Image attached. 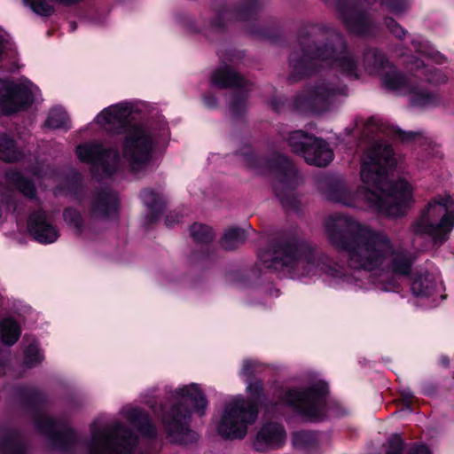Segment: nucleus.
Returning a JSON list of instances; mask_svg holds the SVG:
<instances>
[{
	"label": "nucleus",
	"mask_w": 454,
	"mask_h": 454,
	"mask_svg": "<svg viewBox=\"0 0 454 454\" xmlns=\"http://www.w3.org/2000/svg\"><path fill=\"white\" fill-rule=\"evenodd\" d=\"M35 176H37L40 178L47 177L50 180H53L55 176V171L51 169L49 166H44L42 168V169H36L34 172Z\"/></svg>",
	"instance_id": "79ce46f5"
},
{
	"label": "nucleus",
	"mask_w": 454,
	"mask_h": 454,
	"mask_svg": "<svg viewBox=\"0 0 454 454\" xmlns=\"http://www.w3.org/2000/svg\"><path fill=\"white\" fill-rule=\"evenodd\" d=\"M314 136L304 133L301 130L293 131L287 137V143L294 153L303 156Z\"/></svg>",
	"instance_id": "393cba45"
},
{
	"label": "nucleus",
	"mask_w": 454,
	"mask_h": 454,
	"mask_svg": "<svg viewBox=\"0 0 454 454\" xmlns=\"http://www.w3.org/2000/svg\"><path fill=\"white\" fill-rule=\"evenodd\" d=\"M21 330L17 322L5 318L0 324V335L4 344L12 346L20 338Z\"/></svg>",
	"instance_id": "b1692460"
},
{
	"label": "nucleus",
	"mask_w": 454,
	"mask_h": 454,
	"mask_svg": "<svg viewBox=\"0 0 454 454\" xmlns=\"http://www.w3.org/2000/svg\"><path fill=\"white\" fill-rule=\"evenodd\" d=\"M443 286L437 272L421 271L411 284V292L418 297L432 298L433 301L445 299Z\"/></svg>",
	"instance_id": "2eb2a0df"
},
{
	"label": "nucleus",
	"mask_w": 454,
	"mask_h": 454,
	"mask_svg": "<svg viewBox=\"0 0 454 454\" xmlns=\"http://www.w3.org/2000/svg\"><path fill=\"white\" fill-rule=\"evenodd\" d=\"M324 29L317 26L305 27L299 35L300 52H294L290 65L299 74H309L317 67H333L348 76H357V65L347 51L342 37L332 31L327 39L331 45L316 46L324 38Z\"/></svg>",
	"instance_id": "20e7f679"
},
{
	"label": "nucleus",
	"mask_w": 454,
	"mask_h": 454,
	"mask_svg": "<svg viewBox=\"0 0 454 454\" xmlns=\"http://www.w3.org/2000/svg\"><path fill=\"white\" fill-rule=\"evenodd\" d=\"M24 363L27 366L32 367L43 360V356L41 354L35 343L30 344L24 351Z\"/></svg>",
	"instance_id": "72a5a7b5"
},
{
	"label": "nucleus",
	"mask_w": 454,
	"mask_h": 454,
	"mask_svg": "<svg viewBox=\"0 0 454 454\" xmlns=\"http://www.w3.org/2000/svg\"><path fill=\"white\" fill-rule=\"evenodd\" d=\"M231 111L235 114H239L243 109H245V102L244 100H238V99H235L233 100V102L231 104Z\"/></svg>",
	"instance_id": "37998d69"
},
{
	"label": "nucleus",
	"mask_w": 454,
	"mask_h": 454,
	"mask_svg": "<svg viewBox=\"0 0 454 454\" xmlns=\"http://www.w3.org/2000/svg\"><path fill=\"white\" fill-rule=\"evenodd\" d=\"M245 163L258 174L272 173L275 176L274 191L283 204L286 201V192H290L298 184L299 177L294 166L282 155H274L271 159L261 158L254 155L248 146L242 153Z\"/></svg>",
	"instance_id": "1a4fd4ad"
},
{
	"label": "nucleus",
	"mask_w": 454,
	"mask_h": 454,
	"mask_svg": "<svg viewBox=\"0 0 454 454\" xmlns=\"http://www.w3.org/2000/svg\"><path fill=\"white\" fill-rule=\"evenodd\" d=\"M363 66L370 74L380 76L387 89L408 94L414 107L430 108L440 103V98L435 92L425 88L420 82L402 75L388 64L384 54L376 49H370L364 53Z\"/></svg>",
	"instance_id": "423d86ee"
},
{
	"label": "nucleus",
	"mask_w": 454,
	"mask_h": 454,
	"mask_svg": "<svg viewBox=\"0 0 454 454\" xmlns=\"http://www.w3.org/2000/svg\"><path fill=\"white\" fill-rule=\"evenodd\" d=\"M40 90L27 80L19 83L0 79V112L12 114L26 108L37 99Z\"/></svg>",
	"instance_id": "f8f14e48"
},
{
	"label": "nucleus",
	"mask_w": 454,
	"mask_h": 454,
	"mask_svg": "<svg viewBox=\"0 0 454 454\" xmlns=\"http://www.w3.org/2000/svg\"><path fill=\"white\" fill-rule=\"evenodd\" d=\"M212 83L219 88L247 87V81L228 66L217 68L212 74Z\"/></svg>",
	"instance_id": "412c9836"
},
{
	"label": "nucleus",
	"mask_w": 454,
	"mask_h": 454,
	"mask_svg": "<svg viewBox=\"0 0 454 454\" xmlns=\"http://www.w3.org/2000/svg\"><path fill=\"white\" fill-rule=\"evenodd\" d=\"M384 23L387 29L397 38L402 39L406 35V31L394 20L386 18Z\"/></svg>",
	"instance_id": "4c0bfd02"
},
{
	"label": "nucleus",
	"mask_w": 454,
	"mask_h": 454,
	"mask_svg": "<svg viewBox=\"0 0 454 454\" xmlns=\"http://www.w3.org/2000/svg\"><path fill=\"white\" fill-rule=\"evenodd\" d=\"M411 70L415 69L418 72L416 76L421 80L425 76L426 80L433 84L444 83L447 81V76L436 68H426L424 61L413 59L407 63Z\"/></svg>",
	"instance_id": "4be33fe9"
},
{
	"label": "nucleus",
	"mask_w": 454,
	"mask_h": 454,
	"mask_svg": "<svg viewBox=\"0 0 454 454\" xmlns=\"http://www.w3.org/2000/svg\"><path fill=\"white\" fill-rule=\"evenodd\" d=\"M356 128L363 127L364 129L362 130L363 134L365 136H369L370 134L373 133L374 131L380 130V126L379 123V121L375 118H369L366 121H356Z\"/></svg>",
	"instance_id": "c9c22d12"
},
{
	"label": "nucleus",
	"mask_w": 454,
	"mask_h": 454,
	"mask_svg": "<svg viewBox=\"0 0 454 454\" xmlns=\"http://www.w3.org/2000/svg\"><path fill=\"white\" fill-rule=\"evenodd\" d=\"M204 103L208 107H214L216 105V99L211 96L204 97Z\"/></svg>",
	"instance_id": "a18cd8bd"
},
{
	"label": "nucleus",
	"mask_w": 454,
	"mask_h": 454,
	"mask_svg": "<svg viewBox=\"0 0 454 454\" xmlns=\"http://www.w3.org/2000/svg\"><path fill=\"white\" fill-rule=\"evenodd\" d=\"M441 363L443 364V365H448L449 364V359L447 356H441Z\"/></svg>",
	"instance_id": "de8ad7c7"
},
{
	"label": "nucleus",
	"mask_w": 454,
	"mask_h": 454,
	"mask_svg": "<svg viewBox=\"0 0 454 454\" xmlns=\"http://www.w3.org/2000/svg\"><path fill=\"white\" fill-rule=\"evenodd\" d=\"M191 236L197 242L206 243L214 238L212 229L201 223H194L190 229Z\"/></svg>",
	"instance_id": "7c9ffc66"
},
{
	"label": "nucleus",
	"mask_w": 454,
	"mask_h": 454,
	"mask_svg": "<svg viewBox=\"0 0 454 454\" xmlns=\"http://www.w3.org/2000/svg\"><path fill=\"white\" fill-rule=\"evenodd\" d=\"M45 124L51 129L70 128V121L68 115L61 107H54L50 111Z\"/></svg>",
	"instance_id": "c85d7f7f"
},
{
	"label": "nucleus",
	"mask_w": 454,
	"mask_h": 454,
	"mask_svg": "<svg viewBox=\"0 0 454 454\" xmlns=\"http://www.w3.org/2000/svg\"><path fill=\"white\" fill-rule=\"evenodd\" d=\"M95 421L90 426L91 439L89 442L90 454H130L137 438L130 432L121 428L119 423L99 427Z\"/></svg>",
	"instance_id": "9b49d317"
},
{
	"label": "nucleus",
	"mask_w": 454,
	"mask_h": 454,
	"mask_svg": "<svg viewBox=\"0 0 454 454\" xmlns=\"http://www.w3.org/2000/svg\"><path fill=\"white\" fill-rule=\"evenodd\" d=\"M38 427L40 430L44 431L47 434H51L55 428V422L48 417H43L38 422Z\"/></svg>",
	"instance_id": "a19ab883"
},
{
	"label": "nucleus",
	"mask_w": 454,
	"mask_h": 454,
	"mask_svg": "<svg viewBox=\"0 0 454 454\" xmlns=\"http://www.w3.org/2000/svg\"><path fill=\"white\" fill-rule=\"evenodd\" d=\"M404 396L409 399V398H411L412 395L408 391V392H405L404 393Z\"/></svg>",
	"instance_id": "09e8293b"
},
{
	"label": "nucleus",
	"mask_w": 454,
	"mask_h": 454,
	"mask_svg": "<svg viewBox=\"0 0 454 454\" xmlns=\"http://www.w3.org/2000/svg\"><path fill=\"white\" fill-rule=\"evenodd\" d=\"M234 18L237 20H245L246 16L243 12L234 13L230 10H222L216 14L215 20L213 21L212 27L215 29L221 28L225 26L224 20H231Z\"/></svg>",
	"instance_id": "473e14b6"
},
{
	"label": "nucleus",
	"mask_w": 454,
	"mask_h": 454,
	"mask_svg": "<svg viewBox=\"0 0 454 454\" xmlns=\"http://www.w3.org/2000/svg\"><path fill=\"white\" fill-rule=\"evenodd\" d=\"M247 234L244 230L232 227L224 232L222 239V246L226 250H232L245 242Z\"/></svg>",
	"instance_id": "cd10ccee"
},
{
	"label": "nucleus",
	"mask_w": 454,
	"mask_h": 454,
	"mask_svg": "<svg viewBox=\"0 0 454 454\" xmlns=\"http://www.w3.org/2000/svg\"><path fill=\"white\" fill-rule=\"evenodd\" d=\"M327 385L317 380L304 387H282L276 394L279 403L290 406L304 419L317 421L326 416Z\"/></svg>",
	"instance_id": "6e6552de"
},
{
	"label": "nucleus",
	"mask_w": 454,
	"mask_h": 454,
	"mask_svg": "<svg viewBox=\"0 0 454 454\" xmlns=\"http://www.w3.org/2000/svg\"><path fill=\"white\" fill-rule=\"evenodd\" d=\"M134 106L120 102L103 109L94 119L107 132L124 134L122 159L133 172L145 169L152 160L154 146L161 135L155 128L131 122Z\"/></svg>",
	"instance_id": "7ed1b4c3"
},
{
	"label": "nucleus",
	"mask_w": 454,
	"mask_h": 454,
	"mask_svg": "<svg viewBox=\"0 0 454 454\" xmlns=\"http://www.w3.org/2000/svg\"><path fill=\"white\" fill-rule=\"evenodd\" d=\"M411 43L418 53L433 59V61L438 64L442 62L444 59L443 56L422 36H413L411 39Z\"/></svg>",
	"instance_id": "bb28decb"
},
{
	"label": "nucleus",
	"mask_w": 454,
	"mask_h": 454,
	"mask_svg": "<svg viewBox=\"0 0 454 454\" xmlns=\"http://www.w3.org/2000/svg\"><path fill=\"white\" fill-rule=\"evenodd\" d=\"M286 434L283 427L271 422L264 424L257 433L254 447L262 451L268 449H276L283 445Z\"/></svg>",
	"instance_id": "f3484780"
},
{
	"label": "nucleus",
	"mask_w": 454,
	"mask_h": 454,
	"mask_svg": "<svg viewBox=\"0 0 454 454\" xmlns=\"http://www.w3.org/2000/svg\"><path fill=\"white\" fill-rule=\"evenodd\" d=\"M117 205L118 200L116 194L104 191L95 196L91 214L95 217H108L115 214Z\"/></svg>",
	"instance_id": "aec40b11"
},
{
	"label": "nucleus",
	"mask_w": 454,
	"mask_h": 454,
	"mask_svg": "<svg viewBox=\"0 0 454 454\" xmlns=\"http://www.w3.org/2000/svg\"><path fill=\"white\" fill-rule=\"evenodd\" d=\"M258 363L254 360H245L240 371V376L246 379H249L253 372L256 371Z\"/></svg>",
	"instance_id": "58836bf2"
},
{
	"label": "nucleus",
	"mask_w": 454,
	"mask_h": 454,
	"mask_svg": "<svg viewBox=\"0 0 454 454\" xmlns=\"http://www.w3.org/2000/svg\"><path fill=\"white\" fill-rule=\"evenodd\" d=\"M387 454H403V442L398 436H395L389 441Z\"/></svg>",
	"instance_id": "ea45409f"
},
{
	"label": "nucleus",
	"mask_w": 454,
	"mask_h": 454,
	"mask_svg": "<svg viewBox=\"0 0 454 454\" xmlns=\"http://www.w3.org/2000/svg\"><path fill=\"white\" fill-rule=\"evenodd\" d=\"M24 153L17 150L12 139L4 135L0 137V160L6 162L20 160Z\"/></svg>",
	"instance_id": "a878e982"
},
{
	"label": "nucleus",
	"mask_w": 454,
	"mask_h": 454,
	"mask_svg": "<svg viewBox=\"0 0 454 454\" xmlns=\"http://www.w3.org/2000/svg\"><path fill=\"white\" fill-rule=\"evenodd\" d=\"M453 229L454 200L447 194L430 200L411 226L415 237L427 235L436 247L449 239Z\"/></svg>",
	"instance_id": "0eeeda50"
},
{
	"label": "nucleus",
	"mask_w": 454,
	"mask_h": 454,
	"mask_svg": "<svg viewBox=\"0 0 454 454\" xmlns=\"http://www.w3.org/2000/svg\"><path fill=\"white\" fill-rule=\"evenodd\" d=\"M247 392L254 401H261L263 397L262 383L260 380L249 382L247 386Z\"/></svg>",
	"instance_id": "e433bc0d"
},
{
	"label": "nucleus",
	"mask_w": 454,
	"mask_h": 454,
	"mask_svg": "<svg viewBox=\"0 0 454 454\" xmlns=\"http://www.w3.org/2000/svg\"><path fill=\"white\" fill-rule=\"evenodd\" d=\"M258 409L252 401L236 395L224 403L217 424L220 435L228 439H241L247 433L248 426L257 419Z\"/></svg>",
	"instance_id": "9d476101"
},
{
	"label": "nucleus",
	"mask_w": 454,
	"mask_h": 454,
	"mask_svg": "<svg viewBox=\"0 0 454 454\" xmlns=\"http://www.w3.org/2000/svg\"><path fill=\"white\" fill-rule=\"evenodd\" d=\"M65 222L74 228L76 231H82V216L80 213L74 209L67 208L64 212Z\"/></svg>",
	"instance_id": "f704fd0d"
},
{
	"label": "nucleus",
	"mask_w": 454,
	"mask_h": 454,
	"mask_svg": "<svg viewBox=\"0 0 454 454\" xmlns=\"http://www.w3.org/2000/svg\"><path fill=\"white\" fill-rule=\"evenodd\" d=\"M172 404L162 416L164 429L169 440L176 443H188L196 440V433L190 428L191 411L203 415L207 401L196 383L184 385L171 394Z\"/></svg>",
	"instance_id": "39448f33"
},
{
	"label": "nucleus",
	"mask_w": 454,
	"mask_h": 454,
	"mask_svg": "<svg viewBox=\"0 0 454 454\" xmlns=\"http://www.w3.org/2000/svg\"><path fill=\"white\" fill-rule=\"evenodd\" d=\"M141 198L153 213L159 214L162 210L164 200L160 194L146 189L142 192Z\"/></svg>",
	"instance_id": "c756f323"
},
{
	"label": "nucleus",
	"mask_w": 454,
	"mask_h": 454,
	"mask_svg": "<svg viewBox=\"0 0 454 454\" xmlns=\"http://www.w3.org/2000/svg\"><path fill=\"white\" fill-rule=\"evenodd\" d=\"M27 228L35 240L42 244L55 242L59 234L44 212L38 210L29 216Z\"/></svg>",
	"instance_id": "dca6fc26"
},
{
	"label": "nucleus",
	"mask_w": 454,
	"mask_h": 454,
	"mask_svg": "<svg viewBox=\"0 0 454 454\" xmlns=\"http://www.w3.org/2000/svg\"><path fill=\"white\" fill-rule=\"evenodd\" d=\"M293 444L296 448L307 449L317 442L316 435L311 432L299 431L293 434Z\"/></svg>",
	"instance_id": "2f4dec72"
},
{
	"label": "nucleus",
	"mask_w": 454,
	"mask_h": 454,
	"mask_svg": "<svg viewBox=\"0 0 454 454\" xmlns=\"http://www.w3.org/2000/svg\"><path fill=\"white\" fill-rule=\"evenodd\" d=\"M78 159L85 163L92 164L97 171L101 170L104 176H111L124 164L115 151L106 150L98 142H87L79 145L75 150Z\"/></svg>",
	"instance_id": "4468645a"
},
{
	"label": "nucleus",
	"mask_w": 454,
	"mask_h": 454,
	"mask_svg": "<svg viewBox=\"0 0 454 454\" xmlns=\"http://www.w3.org/2000/svg\"><path fill=\"white\" fill-rule=\"evenodd\" d=\"M303 154L307 163L318 167L328 165L333 159V152L329 144L322 138L313 137Z\"/></svg>",
	"instance_id": "a211bd4d"
},
{
	"label": "nucleus",
	"mask_w": 454,
	"mask_h": 454,
	"mask_svg": "<svg viewBox=\"0 0 454 454\" xmlns=\"http://www.w3.org/2000/svg\"><path fill=\"white\" fill-rule=\"evenodd\" d=\"M393 150L387 144H373L362 157L360 177L363 186L356 192L340 184L331 200L349 207L368 208L388 216L403 215L413 202L412 186L400 179L390 183L388 171L394 167Z\"/></svg>",
	"instance_id": "f03ea898"
},
{
	"label": "nucleus",
	"mask_w": 454,
	"mask_h": 454,
	"mask_svg": "<svg viewBox=\"0 0 454 454\" xmlns=\"http://www.w3.org/2000/svg\"><path fill=\"white\" fill-rule=\"evenodd\" d=\"M345 94L344 86L333 85L323 80L299 94L295 98V106L301 111L319 113L326 110L339 96Z\"/></svg>",
	"instance_id": "ddd939ff"
},
{
	"label": "nucleus",
	"mask_w": 454,
	"mask_h": 454,
	"mask_svg": "<svg viewBox=\"0 0 454 454\" xmlns=\"http://www.w3.org/2000/svg\"><path fill=\"white\" fill-rule=\"evenodd\" d=\"M168 134V130L166 129H162V135L166 136Z\"/></svg>",
	"instance_id": "8fccbe9b"
},
{
	"label": "nucleus",
	"mask_w": 454,
	"mask_h": 454,
	"mask_svg": "<svg viewBox=\"0 0 454 454\" xmlns=\"http://www.w3.org/2000/svg\"><path fill=\"white\" fill-rule=\"evenodd\" d=\"M4 179L8 185L15 188L26 197L33 198L35 196V189L33 183L24 177L20 172L15 170L8 171L5 174Z\"/></svg>",
	"instance_id": "5701e85b"
},
{
	"label": "nucleus",
	"mask_w": 454,
	"mask_h": 454,
	"mask_svg": "<svg viewBox=\"0 0 454 454\" xmlns=\"http://www.w3.org/2000/svg\"><path fill=\"white\" fill-rule=\"evenodd\" d=\"M412 454H430V451L426 446L420 445L414 449Z\"/></svg>",
	"instance_id": "49530a36"
},
{
	"label": "nucleus",
	"mask_w": 454,
	"mask_h": 454,
	"mask_svg": "<svg viewBox=\"0 0 454 454\" xmlns=\"http://www.w3.org/2000/svg\"><path fill=\"white\" fill-rule=\"evenodd\" d=\"M7 43L8 41L4 37V34L0 32V61L3 59Z\"/></svg>",
	"instance_id": "c03bdc74"
},
{
	"label": "nucleus",
	"mask_w": 454,
	"mask_h": 454,
	"mask_svg": "<svg viewBox=\"0 0 454 454\" xmlns=\"http://www.w3.org/2000/svg\"><path fill=\"white\" fill-rule=\"evenodd\" d=\"M121 415L141 434L153 437L155 435V428L147 414L132 406H125L121 411Z\"/></svg>",
	"instance_id": "6ab92c4d"
},
{
	"label": "nucleus",
	"mask_w": 454,
	"mask_h": 454,
	"mask_svg": "<svg viewBox=\"0 0 454 454\" xmlns=\"http://www.w3.org/2000/svg\"><path fill=\"white\" fill-rule=\"evenodd\" d=\"M325 228L329 242L347 252L348 266L370 273L367 282L345 274L326 254L295 239L280 242L261 254V261L266 268L286 270L293 278L304 283L321 278L332 287L355 290L367 289L372 284L379 290L394 292L399 286L395 276L410 273L411 258L395 247L385 232L343 215L329 216Z\"/></svg>",
	"instance_id": "f257e3e1"
}]
</instances>
